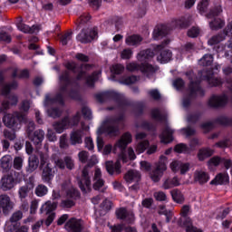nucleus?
<instances>
[{
  "label": "nucleus",
  "mask_w": 232,
  "mask_h": 232,
  "mask_svg": "<svg viewBox=\"0 0 232 232\" xmlns=\"http://www.w3.org/2000/svg\"><path fill=\"white\" fill-rule=\"evenodd\" d=\"M112 148L111 146H98V151L102 155H110L111 153ZM117 150L121 151L119 155V160L113 164V161H106V170L109 175H119L121 173V162H128V160H135L137 157L135 156V150L131 147L118 146L114 147L113 153H117Z\"/></svg>",
  "instance_id": "obj_1"
},
{
  "label": "nucleus",
  "mask_w": 232,
  "mask_h": 232,
  "mask_svg": "<svg viewBox=\"0 0 232 232\" xmlns=\"http://www.w3.org/2000/svg\"><path fill=\"white\" fill-rule=\"evenodd\" d=\"M60 92L55 98H51L50 94L45 96V104H53L54 102H59V104H63V98L66 93H68V87L72 84V76L70 75V71H63L60 76Z\"/></svg>",
  "instance_id": "obj_2"
},
{
  "label": "nucleus",
  "mask_w": 232,
  "mask_h": 232,
  "mask_svg": "<svg viewBox=\"0 0 232 232\" xmlns=\"http://www.w3.org/2000/svg\"><path fill=\"white\" fill-rule=\"evenodd\" d=\"M96 101L98 102H106V101H113L120 110H126L130 106V101L124 95L109 91L96 94Z\"/></svg>",
  "instance_id": "obj_3"
},
{
  "label": "nucleus",
  "mask_w": 232,
  "mask_h": 232,
  "mask_svg": "<svg viewBox=\"0 0 232 232\" xmlns=\"http://www.w3.org/2000/svg\"><path fill=\"white\" fill-rule=\"evenodd\" d=\"M65 68H67V70H70L71 72H73V73H77V72H79L78 75L76 76L77 81H81V79H86V84L91 88H93L95 81L99 79V75L101 74V72H94L92 75L86 77V72L79 71V65H77V63H75L74 62L67 63L65 64Z\"/></svg>",
  "instance_id": "obj_4"
},
{
  "label": "nucleus",
  "mask_w": 232,
  "mask_h": 232,
  "mask_svg": "<svg viewBox=\"0 0 232 232\" xmlns=\"http://www.w3.org/2000/svg\"><path fill=\"white\" fill-rule=\"evenodd\" d=\"M79 122H81V111H77L75 115L72 117V119H70L69 116H65L61 121H55L53 124V127L57 133H63L64 130H68V128H72V126H77Z\"/></svg>",
  "instance_id": "obj_5"
},
{
  "label": "nucleus",
  "mask_w": 232,
  "mask_h": 232,
  "mask_svg": "<svg viewBox=\"0 0 232 232\" xmlns=\"http://www.w3.org/2000/svg\"><path fill=\"white\" fill-rule=\"evenodd\" d=\"M198 82H200V80L196 82L190 80V84L188 87V97H185L183 99L184 108H189V104H191V99H195V97H204V90L200 88Z\"/></svg>",
  "instance_id": "obj_6"
},
{
  "label": "nucleus",
  "mask_w": 232,
  "mask_h": 232,
  "mask_svg": "<svg viewBox=\"0 0 232 232\" xmlns=\"http://www.w3.org/2000/svg\"><path fill=\"white\" fill-rule=\"evenodd\" d=\"M126 68L129 72H139L140 70L143 75L146 77H151L159 70V67L153 66L150 63H141L140 65L137 63H127Z\"/></svg>",
  "instance_id": "obj_7"
},
{
  "label": "nucleus",
  "mask_w": 232,
  "mask_h": 232,
  "mask_svg": "<svg viewBox=\"0 0 232 232\" xmlns=\"http://www.w3.org/2000/svg\"><path fill=\"white\" fill-rule=\"evenodd\" d=\"M3 122L7 128H15L17 122H26V113L14 111L12 114H5Z\"/></svg>",
  "instance_id": "obj_8"
},
{
  "label": "nucleus",
  "mask_w": 232,
  "mask_h": 232,
  "mask_svg": "<svg viewBox=\"0 0 232 232\" xmlns=\"http://www.w3.org/2000/svg\"><path fill=\"white\" fill-rule=\"evenodd\" d=\"M124 121V114H121L117 118H109L105 125L104 131L110 137H117L119 135V124Z\"/></svg>",
  "instance_id": "obj_9"
},
{
  "label": "nucleus",
  "mask_w": 232,
  "mask_h": 232,
  "mask_svg": "<svg viewBox=\"0 0 232 232\" xmlns=\"http://www.w3.org/2000/svg\"><path fill=\"white\" fill-rule=\"evenodd\" d=\"M188 213H189V206L185 205L181 208V217L182 218L179 221V226L181 227H186L187 232H202L200 228H197L191 225V219L188 217Z\"/></svg>",
  "instance_id": "obj_10"
},
{
  "label": "nucleus",
  "mask_w": 232,
  "mask_h": 232,
  "mask_svg": "<svg viewBox=\"0 0 232 232\" xmlns=\"http://www.w3.org/2000/svg\"><path fill=\"white\" fill-rule=\"evenodd\" d=\"M99 34V29L97 27L83 28L80 34L76 36V40L82 44H88V43H92L95 37H97Z\"/></svg>",
  "instance_id": "obj_11"
},
{
  "label": "nucleus",
  "mask_w": 232,
  "mask_h": 232,
  "mask_svg": "<svg viewBox=\"0 0 232 232\" xmlns=\"http://www.w3.org/2000/svg\"><path fill=\"white\" fill-rule=\"evenodd\" d=\"M169 43V40L167 39L164 42H162V44L155 47V52L160 53L157 56V60L159 61V63H161V64L165 63H169V61H171V57H172L171 51L164 49L166 48V46H168Z\"/></svg>",
  "instance_id": "obj_12"
},
{
  "label": "nucleus",
  "mask_w": 232,
  "mask_h": 232,
  "mask_svg": "<svg viewBox=\"0 0 232 232\" xmlns=\"http://www.w3.org/2000/svg\"><path fill=\"white\" fill-rule=\"evenodd\" d=\"M166 162H168V158L166 156H160V162L156 164V169L150 173V179L153 182H159L162 179L164 171L168 169Z\"/></svg>",
  "instance_id": "obj_13"
},
{
  "label": "nucleus",
  "mask_w": 232,
  "mask_h": 232,
  "mask_svg": "<svg viewBox=\"0 0 232 232\" xmlns=\"http://www.w3.org/2000/svg\"><path fill=\"white\" fill-rule=\"evenodd\" d=\"M41 168H43L42 180L49 184L53 180L54 173L52 170L50 163H48V158L46 156H41Z\"/></svg>",
  "instance_id": "obj_14"
},
{
  "label": "nucleus",
  "mask_w": 232,
  "mask_h": 232,
  "mask_svg": "<svg viewBox=\"0 0 232 232\" xmlns=\"http://www.w3.org/2000/svg\"><path fill=\"white\" fill-rule=\"evenodd\" d=\"M198 75H200V81H207L209 86H221L222 84L221 78L213 77L214 75L213 69H209V70L204 69L198 72Z\"/></svg>",
  "instance_id": "obj_15"
},
{
  "label": "nucleus",
  "mask_w": 232,
  "mask_h": 232,
  "mask_svg": "<svg viewBox=\"0 0 232 232\" xmlns=\"http://www.w3.org/2000/svg\"><path fill=\"white\" fill-rule=\"evenodd\" d=\"M17 184L14 174L7 173L2 176L0 179V189L2 191H10V189H14Z\"/></svg>",
  "instance_id": "obj_16"
},
{
  "label": "nucleus",
  "mask_w": 232,
  "mask_h": 232,
  "mask_svg": "<svg viewBox=\"0 0 232 232\" xmlns=\"http://www.w3.org/2000/svg\"><path fill=\"white\" fill-rule=\"evenodd\" d=\"M78 184L82 193H90L92 191V179L88 175V169H83L82 178L78 179Z\"/></svg>",
  "instance_id": "obj_17"
},
{
  "label": "nucleus",
  "mask_w": 232,
  "mask_h": 232,
  "mask_svg": "<svg viewBox=\"0 0 232 232\" xmlns=\"http://www.w3.org/2000/svg\"><path fill=\"white\" fill-rule=\"evenodd\" d=\"M169 168L174 173L179 172L180 175H186V173L189 171L191 165L188 162H182L180 160H174L170 163Z\"/></svg>",
  "instance_id": "obj_18"
},
{
  "label": "nucleus",
  "mask_w": 232,
  "mask_h": 232,
  "mask_svg": "<svg viewBox=\"0 0 232 232\" xmlns=\"http://www.w3.org/2000/svg\"><path fill=\"white\" fill-rule=\"evenodd\" d=\"M227 101L228 98L226 93H223L221 95H213L208 100V106H210V108H222L227 104Z\"/></svg>",
  "instance_id": "obj_19"
},
{
  "label": "nucleus",
  "mask_w": 232,
  "mask_h": 232,
  "mask_svg": "<svg viewBox=\"0 0 232 232\" xmlns=\"http://www.w3.org/2000/svg\"><path fill=\"white\" fill-rule=\"evenodd\" d=\"M14 201H12L10 196L6 194L0 196V209H2L4 215H8L14 209Z\"/></svg>",
  "instance_id": "obj_20"
},
{
  "label": "nucleus",
  "mask_w": 232,
  "mask_h": 232,
  "mask_svg": "<svg viewBox=\"0 0 232 232\" xmlns=\"http://www.w3.org/2000/svg\"><path fill=\"white\" fill-rule=\"evenodd\" d=\"M0 86L2 87L1 92L2 95H8L12 90H17V87L19 84L17 83V81L13 80L10 82L5 83V76L3 75V72H0Z\"/></svg>",
  "instance_id": "obj_21"
},
{
  "label": "nucleus",
  "mask_w": 232,
  "mask_h": 232,
  "mask_svg": "<svg viewBox=\"0 0 232 232\" xmlns=\"http://www.w3.org/2000/svg\"><path fill=\"white\" fill-rule=\"evenodd\" d=\"M18 102L19 97L15 94H10L8 96V101L5 100L2 102V104L0 106V112L6 113V111L10 110V106H17Z\"/></svg>",
  "instance_id": "obj_22"
},
{
  "label": "nucleus",
  "mask_w": 232,
  "mask_h": 232,
  "mask_svg": "<svg viewBox=\"0 0 232 232\" xmlns=\"http://www.w3.org/2000/svg\"><path fill=\"white\" fill-rule=\"evenodd\" d=\"M28 138L32 143L30 141H25V146H32V144L39 146V144H41L44 140V130H35L33 134L29 135Z\"/></svg>",
  "instance_id": "obj_23"
},
{
  "label": "nucleus",
  "mask_w": 232,
  "mask_h": 232,
  "mask_svg": "<svg viewBox=\"0 0 232 232\" xmlns=\"http://www.w3.org/2000/svg\"><path fill=\"white\" fill-rule=\"evenodd\" d=\"M173 133H175V131L171 129V127L166 125L162 130V133L160 135L161 144H169V142H172Z\"/></svg>",
  "instance_id": "obj_24"
},
{
  "label": "nucleus",
  "mask_w": 232,
  "mask_h": 232,
  "mask_svg": "<svg viewBox=\"0 0 232 232\" xmlns=\"http://www.w3.org/2000/svg\"><path fill=\"white\" fill-rule=\"evenodd\" d=\"M116 217L117 218H120L121 220H125L126 222H132V220L135 218L133 211L127 210L124 208H118L116 210Z\"/></svg>",
  "instance_id": "obj_25"
},
{
  "label": "nucleus",
  "mask_w": 232,
  "mask_h": 232,
  "mask_svg": "<svg viewBox=\"0 0 232 232\" xmlns=\"http://www.w3.org/2000/svg\"><path fill=\"white\" fill-rule=\"evenodd\" d=\"M82 137H84V132L81 129L73 130L70 133V142L72 146H77V144H82Z\"/></svg>",
  "instance_id": "obj_26"
},
{
  "label": "nucleus",
  "mask_w": 232,
  "mask_h": 232,
  "mask_svg": "<svg viewBox=\"0 0 232 232\" xmlns=\"http://www.w3.org/2000/svg\"><path fill=\"white\" fill-rule=\"evenodd\" d=\"M167 25H157L153 31V40L159 41V39H162V37H166L169 34Z\"/></svg>",
  "instance_id": "obj_27"
},
{
  "label": "nucleus",
  "mask_w": 232,
  "mask_h": 232,
  "mask_svg": "<svg viewBox=\"0 0 232 232\" xmlns=\"http://www.w3.org/2000/svg\"><path fill=\"white\" fill-rule=\"evenodd\" d=\"M81 226H82L81 219L71 218L65 224V229H67V231L69 232H81Z\"/></svg>",
  "instance_id": "obj_28"
},
{
  "label": "nucleus",
  "mask_w": 232,
  "mask_h": 232,
  "mask_svg": "<svg viewBox=\"0 0 232 232\" xmlns=\"http://www.w3.org/2000/svg\"><path fill=\"white\" fill-rule=\"evenodd\" d=\"M194 180L198 184H206L209 180V174L203 170H196L194 173Z\"/></svg>",
  "instance_id": "obj_29"
},
{
  "label": "nucleus",
  "mask_w": 232,
  "mask_h": 232,
  "mask_svg": "<svg viewBox=\"0 0 232 232\" xmlns=\"http://www.w3.org/2000/svg\"><path fill=\"white\" fill-rule=\"evenodd\" d=\"M102 176V172L101 171V169H96L94 172L93 188L98 191H100L101 188L104 186V180L102 179V178H101Z\"/></svg>",
  "instance_id": "obj_30"
},
{
  "label": "nucleus",
  "mask_w": 232,
  "mask_h": 232,
  "mask_svg": "<svg viewBox=\"0 0 232 232\" xmlns=\"http://www.w3.org/2000/svg\"><path fill=\"white\" fill-rule=\"evenodd\" d=\"M142 43V37L139 34H131L125 38V44L127 46H137Z\"/></svg>",
  "instance_id": "obj_31"
},
{
  "label": "nucleus",
  "mask_w": 232,
  "mask_h": 232,
  "mask_svg": "<svg viewBox=\"0 0 232 232\" xmlns=\"http://www.w3.org/2000/svg\"><path fill=\"white\" fill-rule=\"evenodd\" d=\"M153 57H155V53H153L151 49L143 50L140 52V53H138L137 55V59L140 63L144 61H149V59H153Z\"/></svg>",
  "instance_id": "obj_32"
},
{
  "label": "nucleus",
  "mask_w": 232,
  "mask_h": 232,
  "mask_svg": "<svg viewBox=\"0 0 232 232\" xmlns=\"http://www.w3.org/2000/svg\"><path fill=\"white\" fill-rule=\"evenodd\" d=\"M125 180L128 184H131V182H139L140 180V173L138 170H130L125 175Z\"/></svg>",
  "instance_id": "obj_33"
},
{
  "label": "nucleus",
  "mask_w": 232,
  "mask_h": 232,
  "mask_svg": "<svg viewBox=\"0 0 232 232\" xmlns=\"http://www.w3.org/2000/svg\"><path fill=\"white\" fill-rule=\"evenodd\" d=\"M229 182V175L227 173H219L216 176V178L210 181V184H227Z\"/></svg>",
  "instance_id": "obj_34"
},
{
  "label": "nucleus",
  "mask_w": 232,
  "mask_h": 232,
  "mask_svg": "<svg viewBox=\"0 0 232 232\" xmlns=\"http://www.w3.org/2000/svg\"><path fill=\"white\" fill-rule=\"evenodd\" d=\"M64 161H63V160H58L55 161L56 166L60 168V169H64L65 167L68 169H72L73 168V160H72V158L66 157Z\"/></svg>",
  "instance_id": "obj_35"
},
{
  "label": "nucleus",
  "mask_w": 232,
  "mask_h": 232,
  "mask_svg": "<svg viewBox=\"0 0 232 232\" xmlns=\"http://www.w3.org/2000/svg\"><path fill=\"white\" fill-rule=\"evenodd\" d=\"M32 189H34V184L25 185L19 188L18 194H19V198L21 199L22 202L23 200H24V198H26V197H28Z\"/></svg>",
  "instance_id": "obj_36"
},
{
  "label": "nucleus",
  "mask_w": 232,
  "mask_h": 232,
  "mask_svg": "<svg viewBox=\"0 0 232 232\" xmlns=\"http://www.w3.org/2000/svg\"><path fill=\"white\" fill-rule=\"evenodd\" d=\"M57 208V202L53 201H47L45 204H44L40 209L41 213H52V211L55 210Z\"/></svg>",
  "instance_id": "obj_37"
},
{
  "label": "nucleus",
  "mask_w": 232,
  "mask_h": 232,
  "mask_svg": "<svg viewBox=\"0 0 232 232\" xmlns=\"http://www.w3.org/2000/svg\"><path fill=\"white\" fill-rule=\"evenodd\" d=\"M16 26L18 28V30H20V32H23L24 34H34V26L30 27L25 24H23V18L20 17Z\"/></svg>",
  "instance_id": "obj_38"
},
{
  "label": "nucleus",
  "mask_w": 232,
  "mask_h": 232,
  "mask_svg": "<svg viewBox=\"0 0 232 232\" xmlns=\"http://www.w3.org/2000/svg\"><path fill=\"white\" fill-rule=\"evenodd\" d=\"M131 140H133L131 134L130 132H125L115 146H128V144H131Z\"/></svg>",
  "instance_id": "obj_39"
},
{
  "label": "nucleus",
  "mask_w": 232,
  "mask_h": 232,
  "mask_svg": "<svg viewBox=\"0 0 232 232\" xmlns=\"http://www.w3.org/2000/svg\"><path fill=\"white\" fill-rule=\"evenodd\" d=\"M37 168H39V159L35 156H31L29 158V166L27 168L28 173H34Z\"/></svg>",
  "instance_id": "obj_40"
},
{
  "label": "nucleus",
  "mask_w": 232,
  "mask_h": 232,
  "mask_svg": "<svg viewBox=\"0 0 232 232\" xmlns=\"http://www.w3.org/2000/svg\"><path fill=\"white\" fill-rule=\"evenodd\" d=\"M172 26L175 28H187V26H189V22L186 17H181L179 19L173 20Z\"/></svg>",
  "instance_id": "obj_41"
},
{
  "label": "nucleus",
  "mask_w": 232,
  "mask_h": 232,
  "mask_svg": "<svg viewBox=\"0 0 232 232\" xmlns=\"http://www.w3.org/2000/svg\"><path fill=\"white\" fill-rule=\"evenodd\" d=\"M91 19H92V15H90V14H88V13L82 14L77 21L78 29L82 28V26H84V24H88V23H90Z\"/></svg>",
  "instance_id": "obj_42"
},
{
  "label": "nucleus",
  "mask_w": 232,
  "mask_h": 232,
  "mask_svg": "<svg viewBox=\"0 0 232 232\" xmlns=\"http://www.w3.org/2000/svg\"><path fill=\"white\" fill-rule=\"evenodd\" d=\"M211 155H213V150L205 147L199 150L198 157L199 160H205V159L211 157Z\"/></svg>",
  "instance_id": "obj_43"
},
{
  "label": "nucleus",
  "mask_w": 232,
  "mask_h": 232,
  "mask_svg": "<svg viewBox=\"0 0 232 232\" xmlns=\"http://www.w3.org/2000/svg\"><path fill=\"white\" fill-rule=\"evenodd\" d=\"M1 168L3 169H10L12 168V156L5 155L0 160Z\"/></svg>",
  "instance_id": "obj_44"
},
{
  "label": "nucleus",
  "mask_w": 232,
  "mask_h": 232,
  "mask_svg": "<svg viewBox=\"0 0 232 232\" xmlns=\"http://www.w3.org/2000/svg\"><path fill=\"white\" fill-rule=\"evenodd\" d=\"M226 22L220 18H216L214 21L209 22V26L211 30H220V28H224Z\"/></svg>",
  "instance_id": "obj_45"
},
{
  "label": "nucleus",
  "mask_w": 232,
  "mask_h": 232,
  "mask_svg": "<svg viewBox=\"0 0 232 232\" xmlns=\"http://www.w3.org/2000/svg\"><path fill=\"white\" fill-rule=\"evenodd\" d=\"M221 14H222V5H220V4H216L215 6L207 14V17L208 19H211L213 17H217V15H219Z\"/></svg>",
  "instance_id": "obj_46"
},
{
  "label": "nucleus",
  "mask_w": 232,
  "mask_h": 232,
  "mask_svg": "<svg viewBox=\"0 0 232 232\" xmlns=\"http://www.w3.org/2000/svg\"><path fill=\"white\" fill-rule=\"evenodd\" d=\"M199 66H211L213 64V54H205L198 61Z\"/></svg>",
  "instance_id": "obj_47"
},
{
  "label": "nucleus",
  "mask_w": 232,
  "mask_h": 232,
  "mask_svg": "<svg viewBox=\"0 0 232 232\" xmlns=\"http://www.w3.org/2000/svg\"><path fill=\"white\" fill-rule=\"evenodd\" d=\"M175 186H180V181L177 177H174L172 179H167L163 184L164 189H169L170 188H175Z\"/></svg>",
  "instance_id": "obj_48"
},
{
  "label": "nucleus",
  "mask_w": 232,
  "mask_h": 232,
  "mask_svg": "<svg viewBox=\"0 0 232 232\" xmlns=\"http://www.w3.org/2000/svg\"><path fill=\"white\" fill-rule=\"evenodd\" d=\"M224 39H226V35H224V34H219L212 36L208 41V43L210 46H214V44H218V43H222V41H224Z\"/></svg>",
  "instance_id": "obj_49"
},
{
  "label": "nucleus",
  "mask_w": 232,
  "mask_h": 232,
  "mask_svg": "<svg viewBox=\"0 0 232 232\" xmlns=\"http://www.w3.org/2000/svg\"><path fill=\"white\" fill-rule=\"evenodd\" d=\"M172 198L175 202L178 204H181V202H184V195H182V192L179 189H174L171 191Z\"/></svg>",
  "instance_id": "obj_50"
},
{
  "label": "nucleus",
  "mask_w": 232,
  "mask_h": 232,
  "mask_svg": "<svg viewBox=\"0 0 232 232\" xmlns=\"http://www.w3.org/2000/svg\"><path fill=\"white\" fill-rule=\"evenodd\" d=\"M145 139H146V133L140 132L136 134V140L140 142L139 146H150V141Z\"/></svg>",
  "instance_id": "obj_51"
},
{
  "label": "nucleus",
  "mask_w": 232,
  "mask_h": 232,
  "mask_svg": "<svg viewBox=\"0 0 232 232\" xmlns=\"http://www.w3.org/2000/svg\"><path fill=\"white\" fill-rule=\"evenodd\" d=\"M111 73H114L115 75H121V73H122V72H124V65H122L121 63L113 64L111 67Z\"/></svg>",
  "instance_id": "obj_52"
},
{
  "label": "nucleus",
  "mask_w": 232,
  "mask_h": 232,
  "mask_svg": "<svg viewBox=\"0 0 232 232\" xmlns=\"http://www.w3.org/2000/svg\"><path fill=\"white\" fill-rule=\"evenodd\" d=\"M48 115L53 119H59V117L63 115V111L59 110L58 108H52L48 110Z\"/></svg>",
  "instance_id": "obj_53"
},
{
  "label": "nucleus",
  "mask_w": 232,
  "mask_h": 232,
  "mask_svg": "<svg viewBox=\"0 0 232 232\" xmlns=\"http://www.w3.org/2000/svg\"><path fill=\"white\" fill-rule=\"evenodd\" d=\"M160 215H165L166 216V222H170L171 218L173 217V213H171V210L166 209V207H160Z\"/></svg>",
  "instance_id": "obj_54"
},
{
  "label": "nucleus",
  "mask_w": 232,
  "mask_h": 232,
  "mask_svg": "<svg viewBox=\"0 0 232 232\" xmlns=\"http://www.w3.org/2000/svg\"><path fill=\"white\" fill-rule=\"evenodd\" d=\"M72 35H73V32H67L61 36V43L63 46H66V44L72 41Z\"/></svg>",
  "instance_id": "obj_55"
},
{
  "label": "nucleus",
  "mask_w": 232,
  "mask_h": 232,
  "mask_svg": "<svg viewBox=\"0 0 232 232\" xmlns=\"http://www.w3.org/2000/svg\"><path fill=\"white\" fill-rule=\"evenodd\" d=\"M21 113H25V117L28 115V111L30 110V101L24 100L20 106Z\"/></svg>",
  "instance_id": "obj_56"
},
{
  "label": "nucleus",
  "mask_w": 232,
  "mask_h": 232,
  "mask_svg": "<svg viewBox=\"0 0 232 232\" xmlns=\"http://www.w3.org/2000/svg\"><path fill=\"white\" fill-rule=\"evenodd\" d=\"M37 197H44L48 193V188L44 185H38L35 189Z\"/></svg>",
  "instance_id": "obj_57"
},
{
  "label": "nucleus",
  "mask_w": 232,
  "mask_h": 232,
  "mask_svg": "<svg viewBox=\"0 0 232 232\" xmlns=\"http://www.w3.org/2000/svg\"><path fill=\"white\" fill-rule=\"evenodd\" d=\"M198 35H200V29L197 26H193L188 31V36L195 39Z\"/></svg>",
  "instance_id": "obj_58"
},
{
  "label": "nucleus",
  "mask_w": 232,
  "mask_h": 232,
  "mask_svg": "<svg viewBox=\"0 0 232 232\" xmlns=\"http://www.w3.org/2000/svg\"><path fill=\"white\" fill-rule=\"evenodd\" d=\"M209 6V0H201L199 4L198 5V10L204 14L206 10H208V7Z\"/></svg>",
  "instance_id": "obj_59"
},
{
  "label": "nucleus",
  "mask_w": 232,
  "mask_h": 232,
  "mask_svg": "<svg viewBox=\"0 0 232 232\" xmlns=\"http://www.w3.org/2000/svg\"><path fill=\"white\" fill-rule=\"evenodd\" d=\"M151 117L155 121H164V115L160 113V111L159 109H153L151 111Z\"/></svg>",
  "instance_id": "obj_60"
},
{
  "label": "nucleus",
  "mask_w": 232,
  "mask_h": 232,
  "mask_svg": "<svg viewBox=\"0 0 232 232\" xmlns=\"http://www.w3.org/2000/svg\"><path fill=\"white\" fill-rule=\"evenodd\" d=\"M67 197L68 198H79V191L73 188V187H71L67 190Z\"/></svg>",
  "instance_id": "obj_61"
},
{
  "label": "nucleus",
  "mask_w": 232,
  "mask_h": 232,
  "mask_svg": "<svg viewBox=\"0 0 232 232\" xmlns=\"http://www.w3.org/2000/svg\"><path fill=\"white\" fill-rule=\"evenodd\" d=\"M121 84H134L137 82V76H128L121 81Z\"/></svg>",
  "instance_id": "obj_62"
},
{
  "label": "nucleus",
  "mask_w": 232,
  "mask_h": 232,
  "mask_svg": "<svg viewBox=\"0 0 232 232\" xmlns=\"http://www.w3.org/2000/svg\"><path fill=\"white\" fill-rule=\"evenodd\" d=\"M132 55H133V51H131V49L130 48L124 49L121 53V59H131Z\"/></svg>",
  "instance_id": "obj_63"
},
{
  "label": "nucleus",
  "mask_w": 232,
  "mask_h": 232,
  "mask_svg": "<svg viewBox=\"0 0 232 232\" xmlns=\"http://www.w3.org/2000/svg\"><path fill=\"white\" fill-rule=\"evenodd\" d=\"M24 160L21 157H15L14 160V169H21L23 168Z\"/></svg>",
  "instance_id": "obj_64"
}]
</instances>
